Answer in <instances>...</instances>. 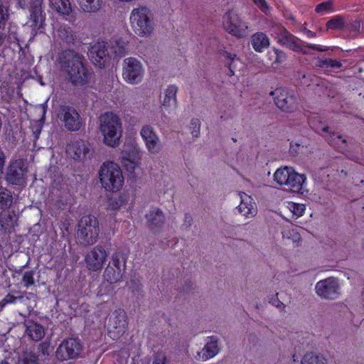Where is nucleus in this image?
Instances as JSON below:
<instances>
[{"instance_id":"1","label":"nucleus","mask_w":364,"mask_h":364,"mask_svg":"<svg viewBox=\"0 0 364 364\" xmlns=\"http://www.w3.org/2000/svg\"><path fill=\"white\" fill-rule=\"evenodd\" d=\"M60 63L62 71L72 84L82 86L89 82L90 73L84 66L81 56L73 50L64 51Z\"/></svg>"},{"instance_id":"2","label":"nucleus","mask_w":364,"mask_h":364,"mask_svg":"<svg viewBox=\"0 0 364 364\" xmlns=\"http://www.w3.org/2000/svg\"><path fill=\"white\" fill-rule=\"evenodd\" d=\"M129 24L134 33L140 38H150L156 28L153 12L145 6H138L130 12Z\"/></svg>"},{"instance_id":"3","label":"nucleus","mask_w":364,"mask_h":364,"mask_svg":"<svg viewBox=\"0 0 364 364\" xmlns=\"http://www.w3.org/2000/svg\"><path fill=\"white\" fill-rule=\"evenodd\" d=\"M99 129L105 145L116 147L119 144L122 135V123L119 117L112 112H107L100 117Z\"/></svg>"},{"instance_id":"4","label":"nucleus","mask_w":364,"mask_h":364,"mask_svg":"<svg viewBox=\"0 0 364 364\" xmlns=\"http://www.w3.org/2000/svg\"><path fill=\"white\" fill-rule=\"evenodd\" d=\"M99 178L102 186L109 192H117L124 183V178L120 166L113 161L104 162L99 170Z\"/></svg>"},{"instance_id":"5","label":"nucleus","mask_w":364,"mask_h":364,"mask_svg":"<svg viewBox=\"0 0 364 364\" xmlns=\"http://www.w3.org/2000/svg\"><path fill=\"white\" fill-rule=\"evenodd\" d=\"M274 181L278 185L285 186L294 192L304 193L306 190V177L298 173L289 166H282L274 173Z\"/></svg>"},{"instance_id":"6","label":"nucleus","mask_w":364,"mask_h":364,"mask_svg":"<svg viewBox=\"0 0 364 364\" xmlns=\"http://www.w3.org/2000/svg\"><path fill=\"white\" fill-rule=\"evenodd\" d=\"M99 232V222L95 216L85 215L80 219L77 230V239L80 244L90 245L95 243Z\"/></svg>"},{"instance_id":"7","label":"nucleus","mask_w":364,"mask_h":364,"mask_svg":"<svg viewBox=\"0 0 364 364\" xmlns=\"http://www.w3.org/2000/svg\"><path fill=\"white\" fill-rule=\"evenodd\" d=\"M223 27L229 34L242 38L248 36V23L235 10H229L223 17Z\"/></svg>"},{"instance_id":"8","label":"nucleus","mask_w":364,"mask_h":364,"mask_svg":"<svg viewBox=\"0 0 364 364\" xmlns=\"http://www.w3.org/2000/svg\"><path fill=\"white\" fill-rule=\"evenodd\" d=\"M28 165L26 159L11 160L8 166L5 178L9 183L25 186L27 183Z\"/></svg>"},{"instance_id":"9","label":"nucleus","mask_w":364,"mask_h":364,"mask_svg":"<svg viewBox=\"0 0 364 364\" xmlns=\"http://www.w3.org/2000/svg\"><path fill=\"white\" fill-rule=\"evenodd\" d=\"M127 257L122 252H115L112 255L111 261L107 266L103 277L110 284L120 282L126 269Z\"/></svg>"},{"instance_id":"10","label":"nucleus","mask_w":364,"mask_h":364,"mask_svg":"<svg viewBox=\"0 0 364 364\" xmlns=\"http://www.w3.org/2000/svg\"><path fill=\"white\" fill-rule=\"evenodd\" d=\"M145 69L140 60L135 58H125L122 63L123 79L130 85L140 83L144 78Z\"/></svg>"},{"instance_id":"11","label":"nucleus","mask_w":364,"mask_h":364,"mask_svg":"<svg viewBox=\"0 0 364 364\" xmlns=\"http://www.w3.org/2000/svg\"><path fill=\"white\" fill-rule=\"evenodd\" d=\"M128 318L126 312L121 309L114 310L110 315L107 324V335L113 340L120 338L126 332Z\"/></svg>"},{"instance_id":"12","label":"nucleus","mask_w":364,"mask_h":364,"mask_svg":"<svg viewBox=\"0 0 364 364\" xmlns=\"http://www.w3.org/2000/svg\"><path fill=\"white\" fill-rule=\"evenodd\" d=\"M316 294L324 299L333 300L340 296V284L338 279L328 277L320 280L315 286Z\"/></svg>"},{"instance_id":"13","label":"nucleus","mask_w":364,"mask_h":364,"mask_svg":"<svg viewBox=\"0 0 364 364\" xmlns=\"http://www.w3.org/2000/svg\"><path fill=\"white\" fill-rule=\"evenodd\" d=\"M82 350V346L75 338L65 339L58 347L55 354L58 360L65 361L77 358Z\"/></svg>"},{"instance_id":"14","label":"nucleus","mask_w":364,"mask_h":364,"mask_svg":"<svg viewBox=\"0 0 364 364\" xmlns=\"http://www.w3.org/2000/svg\"><path fill=\"white\" fill-rule=\"evenodd\" d=\"M141 151L136 145L126 146L121 153V163L130 173L141 166Z\"/></svg>"},{"instance_id":"15","label":"nucleus","mask_w":364,"mask_h":364,"mask_svg":"<svg viewBox=\"0 0 364 364\" xmlns=\"http://www.w3.org/2000/svg\"><path fill=\"white\" fill-rule=\"evenodd\" d=\"M64 127L70 132L78 131L82 124V120L77 110L71 107L62 106L58 114Z\"/></svg>"},{"instance_id":"16","label":"nucleus","mask_w":364,"mask_h":364,"mask_svg":"<svg viewBox=\"0 0 364 364\" xmlns=\"http://www.w3.org/2000/svg\"><path fill=\"white\" fill-rule=\"evenodd\" d=\"M139 134L149 153L156 154L161 151V145L159 136L152 126L149 124L143 125L140 129Z\"/></svg>"},{"instance_id":"17","label":"nucleus","mask_w":364,"mask_h":364,"mask_svg":"<svg viewBox=\"0 0 364 364\" xmlns=\"http://www.w3.org/2000/svg\"><path fill=\"white\" fill-rule=\"evenodd\" d=\"M270 95L274 97V102L278 108L284 112H292L296 107V99L287 90L277 88L270 92Z\"/></svg>"},{"instance_id":"18","label":"nucleus","mask_w":364,"mask_h":364,"mask_svg":"<svg viewBox=\"0 0 364 364\" xmlns=\"http://www.w3.org/2000/svg\"><path fill=\"white\" fill-rule=\"evenodd\" d=\"M107 257L106 250L102 247H95L85 256L86 267L92 272L101 270Z\"/></svg>"},{"instance_id":"19","label":"nucleus","mask_w":364,"mask_h":364,"mask_svg":"<svg viewBox=\"0 0 364 364\" xmlns=\"http://www.w3.org/2000/svg\"><path fill=\"white\" fill-rule=\"evenodd\" d=\"M90 144L82 139L71 141L66 148L68 155L78 161L87 159L90 154Z\"/></svg>"},{"instance_id":"20","label":"nucleus","mask_w":364,"mask_h":364,"mask_svg":"<svg viewBox=\"0 0 364 364\" xmlns=\"http://www.w3.org/2000/svg\"><path fill=\"white\" fill-rule=\"evenodd\" d=\"M33 6L31 11V16L27 26L31 28V33L35 36L37 33L43 31V25L44 18L43 16V11L41 9L43 0H31Z\"/></svg>"},{"instance_id":"21","label":"nucleus","mask_w":364,"mask_h":364,"mask_svg":"<svg viewBox=\"0 0 364 364\" xmlns=\"http://www.w3.org/2000/svg\"><path fill=\"white\" fill-rule=\"evenodd\" d=\"M220 350L218 340L214 337H208L203 348L197 353L195 358L199 361H207L218 355Z\"/></svg>"},{"instance_id":"22","label":"nucleus","mask_w":364,"mask_h":364,"mask_svg":"<svg viewBox=\"0 0 364 364\" xmlns=\"http://www.w3.org/2000/svg\"><path fill=\"white\" fill-rule=\"evenodd\" d=\"M90 56L92 63L99 68L105 67L109 59L106 46L104 42H98L92 46Z\"/></svg>"},{"instance_id":"23","label":"nucleus","mask_w":364,"mask_h":364,"mask_svg":"<svg viewBox=\"0 0 364 364\" xmlns=\"http://www.w3.org/2000/svg\"><path fill=\"white\" fill-rule=\"evenodd\" d=\"M178 87L176 85H169L161 95V104L166 109H174L178 106L177 93Z\"/></svg>"},{"instance_id":"24","label":"nucleus","mask_w":364,"mask_h":364,"mask_svg":"<svg viewBox=\"0 0 364 364\" xmlns=\"http://www.w3.org/2000/svg\"><path fill=\"white\" fill-rule=\"evenodd\" d=\"M240 203L237 206L238 211L246 218H252L257 213V205L253 198L245 192H239Z\"/></svg>"},{"instance_id":"25","label":"nucleus","mask_w":364,"mask_h":364,"mask_svg":"<svg viewBox=\"0 0 364 364\" xmlns=\"http://www.w3.org/2000/svg\"><path fill=\"white\" fill-rule=\"evenodd\" d=\"M275 38L278 43L292 50H298L301 48L300 41L285 28H279Z\"/></svg>"},{"instance_id":"26","label":"nucleus","mask_w":364,"mask_h":364,"mask_svg":"<svg viewBox=\"0 0 364 364\" xmlns=\"http://www.w3.org/2000/svg\"><path fill=\"white\" fill-rule=\"evenodd\" d=\"M149 228L154 232H159L164 225V215L160 209L151 208L146 215Z\"/></svg>"},{"instance_id":"27","label":"nucleus","mask_w":364,"mask_h":364,"mask_svg":"<svg viewBox=\"0 0 364 364\" xmlns=\"http://www.w3.org/2000/svg\"><path fill=\"white\" fill-rule=\"evenodd\" d=\"M321 134L326 139L330 144L336 147L341 152H344L346 149L347 143L345 139L340 135H336L328 131V127H324L321 129Z\"/></svg>"},{"instance_id":"28","label":"nucleus","mask_w":364,"mask_h":364,"mask_svg":"<svg viewBox=\"0 0 364 364\" xmlns=\"http://www.w3.org/2000/svg\"><path fill=\"white\" fill-rule=\"evenodd\" d=\"M80 10L85 14H97L104 6V0H76Z\"/></svg>"},{"instance_id":"29","label":"nucleus","mask_w":364,"mask_h":364,"mask_svg":"<svg viewBox=\"0 0 364 364\" xmlns=\"http://www.w3.org/2000/svg\"><path fill=\"white\" fill-rule=\"evenodd\" d=\"M49 7L61 16H68L73 11L70 0H48Z\"/></svg>"},{"instance_id":"30","label":"nucleus","mask_w":364,"mask_h":364,"mask_svg":"<svg viewBox=\"0 0 364 364\" xmlns=\"http://www.w3.org/2000/svg\"><path fill=\"white\" fill-rule=\"evenodd\" d=\"M17 225V218L15 214L9 211H2L0 213V225L3 230L11 232Z\"/></svg>"},{"instance_id":"31","label":"nucleus","mask_w":364,"mask_h":364,"mask_svg":"<svg viewBox=\"0 0 364 364\" xmlns=\"http://www.w3.org/2000/svg\"><path fill=\"white\" fill-rule=\"evenodd\" d=\"M26 333L33 340L40 341L45 336V329L41 324L28 321L25 323Z\"/></svg>"},{"instance_id":"32","label":"nucleus","mask_w":364,"mask_h":364,"mask_svg":"<svg viewBox=\"0 0 364 364\" xmlns=\"http://www.w3.org/2000/svg\"><path fill=\"white\" fill-rule=\"evenodd\" d=\"M251 44L255 51L261 53L269 47V39L265 33L258 32L252 36Z\"/></svg>"},{"instance_id":"33","label":"nucleus","mask_w":364,"mask_h":364,"mask_svg":"<svg viewBox=\"0 0 364 364\" xmlns=\"http://www.w3.org/2000/svg\"><path fill=\"white\" fill-rule=\"evenodd\" d=\"M301 364H329V363L324 355L314 352H308L302 356Z\"/></svg>"},{"instance_id":"34","label":"nucleus","mask_w":364,"mask_h":364,"mask_svg":"<svg viewBox=\"0 0 364 364\" xmlns=\"http://www.w3.org/2000/svg\"><path fill=\"white\" fill-rule=\"evenodd\" d=\"M58 36L67 43H73L75 40V36L70 27L67 26H60L56 31Z\"/></svg>"},{"instance_id":"35","label":"nucleus","mask_w":364,"mask_h":364,"mask_svg":"<svg viewBox=\"0 0 364 364\" xmlns=\"http://www.w3.org/2000/svg\"><path fill=\"white\" fill-rule=\"evenodd\" d=\"M282 236L284 238L291 240L293 242H299L301 240V235L298 228L293 225H288L283 228Z\"/></svg>"},{"instance_id":"36","label":"nucleus","mask_w":364,"mask_h":364,"mask_svg":"<svg viewBox=\"0 0 364 364\" xmlns=\"http://www.w3.org/2000/svg\"><path fill=\"white\" fill-rule=\"evenodd\" d=\"M127 42L120 38L110 42V49L117 55L122 56L126 53Z\"/></svg>"},{"instance_id":"37","label":"nucleus","mask_w":364,"mask_h":364,"mask_svg":"<svg viewBox=\"0 0 364 364\" xmlns=\"http://www.w3.org/2000/svg\"><path fill=\"white\" fill-rule=\"evenodd\" d=\"M18 364H39V362L34 353L26 350L18 355Z\"/></svg>"},{"instance_id":"38","label":"nucleus","mask_w":364,"mask_h":364,"mask_svg":"<svg viewBox=\"0 0 364 364\" xmlns=\"http://www.w3.org/2000/svg\"><path fill=\"white\" fill-rule=\"evenodd\" d=\"M222 55L226 60L230 73H232V74L234 75V70H237L238 68V64L241 63L239 58H237L236 55L232 54L227 51H224Z\"/></svg>"},{"instance_id":"39","label":"nucleus","mask_w":364,"mask_h":364,"mask_svg":"<svg viewBox=\"0 0 364 364\" xmlns=\"http://www.w3.org/2000/svg\"><path fill=\"white\" fill-rule=\"evenodd\" d=\"M28 296L34 297V294L29 293L28 296H15L11 294H7L0 302V306L1 307L4 306L5 305L8 304H14L19 301L21 303L25 304L26 301L28 299Z\"/></svg>"},{"instance_id":"40","label":"nucleus","mask_w":364,"mask_h":364,"mask_svg":"<svg viewBox=\"0 0 364 364\" xmlns=\"http://www.w3.org/2000/svg\"><path fill=\"white\" fill-rule=\"evenodd\" d=\"M13 197L6 188L0 186V208H6L12 203Z\"/></svg>"},{"instance_id":"41","label":"nucleus","mask_w":364,"mask_h":364,"mask_svg":"<svg viewBox=\"0 0 364 364\" xmlns=\"http://www.w3.org/2000/svg\"><path fill=\"white\" fill-rule=\"evenodd\" d=\"M286 208L295 218L302 216L306 209L304 205L294 202H287Z\"/></svg>"},{"instance_id":"42","label":"nucleus","mask_w":364,"mask_h":364,"mask_svg":"<svg viewBox=\"0 0 364 364\" xmlns=\"http://www.w3.org/2000/svg\"><path fill=\"white\" fill-rule=\"evenodd\" d=\"M328 29L338 30L344 27V18L340 16L333 17L326 23Z\"/></svg>"},{"instance_id":"43","label":"nucleus","mask_w":364,"mask_h":364,"mask_svg":"<svg viewBox=\"0 0 364 364\" xmlns=\"http://www.w3.org/2000/svg\"><path fill=\"white\" fill-rule=\"evenodd\" d=\"M272 51L273 54L271 52H269L268 55L271 60L274 58V63L279 64L286 60V55L282 50L274 48Z\"/></svg>"},{"instance_id":"44","label":"nucleus","mask_w":364,"mask_h":364,"mask_svg":"<svg viewBox=\"0 0 364 364\" xmlns=\"http://www.w3.org/2000/svg\"><path fill=\"white\" fill-rule=\"evenodd\" d=\"M22 283L23 287L26 288H29L30 287L34 285V272L33 271H26L23 272L22 277Z\"/></svg>"},{"instance_id":"45","label":"nucleus","mask_w":364,"mask_h":364,"mask_svg":"<svg viewBox=\"0 0 364 364\" xmlns=\"http://www.w3.org/2000/svg\"><path fill=\"white\" fill-rule=\"evenodd\" d=\"M9 9L0 1V30L3 28L9 19Z\"/></svg>"},{"instance_id":"46","label":"nucleus","mask_w":364,"mask_h":364,"mask_svg":"<svg viewBox=\"0 0 364 364\" xmlns=\"http://www.w3.org/2000/svg\"><path fill=\"white\" fill-rule=\"evenodd\" d=\"M127 203V198L124 196H119L112 200L111 207L114 210L120 208L122 206L125 205Z\"/></svg>"},{"instance_id":"47","label":"nucleus","mask_w":364,"mask_h":364,"mask_svg":"<svg viewBox=\"0 0 364 364\" xmlns=\"http://www.w3.org/2000/svg\"><path fill=\"white\" fill-rule=\"evenodd\" d=\"M300 49L298 50H295L296 52H301L304 54H307L309 52L307 50V48H311V49H314V50H316L318 51H325L326 50V49L321 46H318V45H314V44H309V45H306V46H301L300 44Z\"/></svg>"},{"instance_id":"48","label":"nucleus","mask_w":364,"mask_h":364,"mask_svg":"<svg viewBox=\"0 0 364 364\" xmlns=\"http://www.w3.org/2000/svg\"><path fill=\"white\" fill-rule=\"evenodd\" d=\"M333 2L331 1L322 2L318 4L315 9L316 13H322L324 11L332 10Z\"/></svg>"},{"instance_id":"49","label":"nucleus","mask_w":364,"mask_h":364,"mask_svg":"<svg viewBox=\"0 0 364 364\" xmlns=\"http://www.w3.org/2000/svg\"><path fill=\"white\" fill-rule=\"evenodd\" d=\"M35 112H36L38 116L40 121H43L45 118V115L46 113V104H40L35 107L34 108Z\"/></svg>"},{"instance_id":"50","label":"nucleus","mask_w":364,"mask_h":364,"mask_svg":"<svg viewBox=\"0 0 364 364\" xmlns=\"http://www.w3.org/2000/svg\"><path fill=\"white\" fill-rule=\"evenodd\" d=\"M323 65H326L328 67L334 68H340L342 65L340 61L333 60V59H326L323 61Z\"/></svg>"},{"instance_id":"51","label":"nucleus","mask_w":364,"mask_h":364,"mask_svg":"<svg viewBox=\"0 0 364 364\" xmlns=\"http://www.w3.org/2000/svg\"><path fill=\"white\" fill-rule=\"evenodd\" d=\"M169 362L164 353L156 354L153 364H168Z\"/></svg>"},{"instance_id":"52","label":"nucleus","mask_w":364,"mask_h":364,"mask_svg":"<svg viewBox=\"0 0 364 364\" xmlns=\"http://www.w3.org/2000/svg\"><path fill=\"white\" fill-rule=\"evenodd\" d=\"M191 125L193 127L192 135L193 136H198L199 134L200 122L197 119L191 120Z\"/></svg>"},{"instance_id":"53","label":"nucleus","mask_w":364,"mask_h":364,"mask_svg":"<svg viewBox=\"0 0 364 364\" xmlns=\"http://www.w3.org/2000/svg\"><path fill=\"white\" fill-rule=\"evenodd\" d=\"M128 287L132 291H139L141 289V284L139 282L132 280L128 284Z\"/></svg>"},{"instance_id":"54","label":"nucleus","mask_w":364,"mask_h":364,"mask_svg":"<svg viewBox=\"0 0 364 364\" xmlns=\"http://www.w3.org/2000/svg\"><path fill=\"white\" fill-rule=\"evenodd\" d=\"M6 162V156L3 151L0 150V174L3 173Z\"/></svg>"},{"instance_id":"55","label":"nucleus","mask_w":364,"mask_h":364,"mask_svg":"<svg viewBox=\"0 0 364 364\" xmlns=\"http://www.w3.org/2000/svg\"><path fill=\"white\" fill-rule=\"evenodd\" d=\"M17 6L20 8L24 9L26 7L25 0H14Z\"/></svg>"},{"instance_id":"56","label":"nucleus","mask_w":364,"mask_h":364,"mask_svg":"<svg viewBox=\"0 0 364 364\" xmlns=\"http://www.w3.org/2000/svg\"><path fill=\"white\" fill-rule=\"evenodd\" d=\"M305 33L309 38H314L316 36V33L309 30H305Z\"/></svg>"},{"instance_id":"57","label":"nucleus","mask_w":364,"mask_h":364,"mask_svg":"<svg viewBox=\"0 0 364 364\" xmlns=\"http://www.w3.org/2000/svg\"><path fill=\"white\" fill-rule=\"evenodd\" d=\"M268 7L267 6V4L263 1L261 4V9L264 11V12H267V10Z\"/></svg>"},{"instance_id":"58","label":"nucleus","mask_w":364,"mask_h":364,"mask_svg":"<svg viewBox=\"0 0 364 364\" xmlns=\"http://www.w3.org/2000/svg\"><path fill=\"white\" fill-rule=\"evenodd\" d=\"M5 39V35L0 31V46L3 43Z\"/></svg>"},{"instance_id":"59","label":"nucleus","mask_w":364,"mask_h":364,"mask_svg":"<svg viewBox=\"0 0 364 364\" xmlns=\"http://www.w3.org/2000/svg\"><path fill=\"white\" fill-rule=\"evenodd\" d=\"M0 364H9L8 362H1Z\"/></svg>"}]
</instances>
